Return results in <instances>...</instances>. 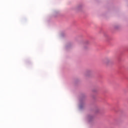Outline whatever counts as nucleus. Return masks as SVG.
Returning a JSON list of instances; mask_svg holds the SVG:
<instances>
[{
	"mask_svg": "<svg viewBox=\"0 0 128 128\" xmlns=\"http://www.w3.org/2000/svg\"><path fill=\"white\" fill-rule=\"evenodd\" d=\"M104 62L106 64H110V58L106 59L105 61H104Z\"/></svg>",
	"mask_w": 128,
	"mask_h": 128,
	"instance_id": "obj_1",
	"label": "nucleus"
}]
</instances>
